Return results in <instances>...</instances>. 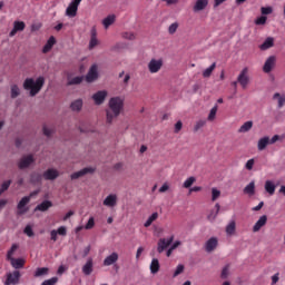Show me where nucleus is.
Listing matches in <instances>:
<instances>
[{"mask_svg": "<svg viewBox=\"0 0 285 285\" xmlns=\"http://www.w3.org/2000/svg\"><path fill=\"white\" fill-rule=\"evenodd\" d=\"M99 78L98 67L97 65H92L86 76L87 83H92L96 79Z\"/></svg>", "mask_w": 285, "mask_h": 285, "instance_id": "obj_8", "label": "nucleus"}, {"mask_svg": "<svg viewBox=\"0 0 285 285\" xmlns=\"http://www.w3.org/2000/svg\"><path fill=\"white\" fill-rule=\"evenodd\" d=\"M31 164H35V157L32 155L24 156L18 163V168L23 170L24 168H29Z\"/></svg>", "mask_w": 285, "mask_h": 285, "instance_id": "obj_9", "label": "nucleus"}, {"mask_svg": "<svg viewBox=\"0 0 285 285\" xmlns=\"http://www.w3.org/2000/svg\"><path fill=\"white\" fill-rule=\"evenodd\" d=\"M95 173V168L92 167H86L79 171H75L71 174V179H79L80 177H83L85 175Z\"/></svg>", "mask_w": 285, "mask_h": 285, "instance_id": "obj_15", "label": "nucleus"}, {"mask_svg": "<svg viewBox=\"0 0 285 285\" xmlns=\"http://www.w3.org/2000/svg\"><path fill=\"white\" fill-rule=\"evenodd\" d=\"M45 83H46V78H43V76L38 77L36 81L33 78H27L23 81V88L26 90H29L30 97H37V95L41 92V88H43Z\"/></svg>", "mask_w": 285, "mask_h": 285, "instance_id": "obj_2", "label": "nucleus"}, {"mask_svg": "<svg viewBox=\"0 0 285 285\" xmlns=\"http://www.w3.org/2000/svg\"><path fill=\"white\" fill-rule=\"evenodd\" d=\"M28 204H30V197H28V196L22 197L17 206L18 215H23L24 213H28V208H26V206H28Z\"/></svg>", "mask_w": 285, "mask_h": 285, "instance_id": "obj_11", "label": "nucleus"}, {"mask_svg": "<svg viewBox=\"0 0 285 285\" xmlns=\"http://www.w3.org/2000/svg\"><path fill=\"white\" fill-rule=\"evenodd\" d=\"M215 117H217V105L214 106L210 111H209V115H208V121H215Z\"/></svg>", "mask_w": 285, "mask_h": 285, "instance_id": "obj_45", "label": "nucleus"}, {"mask_svg": "<svg viewBox=\"0 0 285 285\" xmlns=\"http://www.w3.org/2000/svg\"><path fill=\"white\" fill-rule=\"evenodd\" d=\"M208 8V0H197L193 7L194 12H202Z\"/></svg>", "mask_w": 285, "mask_h": 285, "instance_id": "obj_17", "label": "nucleus"}, {"mask_svg": "<svg viewBox=\"0 0 285 285\" xmlns=\"http://www.w3.org/2000/svg\"><path fill=\"white\" fill-rule=\"evenodd\" d=\"M70 108L75 112H79V110H81V108H83V100H81V99L75 100L73 102H71Z\"/></svg>", "mask_w": 285, "mask_h": 285, "instance_id": "obj_31", "label": "nucleus"}, {"mask_svg": "<svg viewBox=\"0 0 285 285\" xmlns=\"http://www.w3.org/2000/svg\"><path fill=\"white\" fill-rule=\"evenodd\" d=\"M271 144V138L268 136H265L258 140L257 149L258 150H266V147Z\"/></svg>", "mask_w": 285, "mask_h": 285, "instance_id": "obj_22", "label": "nucleus"}, {"mask_svg": "<svg viewBox=\"0 0 285 285\" xmlns=\"http://www.w3.org/2000/svg\"><path fill=\"white\" fill-rule=\"evenodd\" d=\"M104 206H108L109 208L117 206V195L110 194L107 196L104 200Z\"/></svg>", "mask_w": 285, "mask_h": 285, "instance_id": "obj_18", "label": "nucleus"}, {"mask_svg": "<svg viewBox=\"0 0 285 285\" xmlns=\"http://www.w3.org/2000/svg\"><path fill=\"white\" fill-rule=\"evenodd\" d=\"M215 208H216V212L215 213H210L209 215H208V219H210L212 222L213 220H215V219H217V215H219V210H220V206H219V203H217L216 205H215Z\"/></svg>", "mask_w": 285, "mask_h": 285, "instance_id": "obj_42", "label": "nucleus"}, {"mask_svg": "<svg viewBox=\"0 0 285 285\" xmlns=\"http://www.w3.org/2000/svg\"><path fill=\"white\" fill-rule=\"evenodd\" d=\"M26 30V22L23 21H14L13 29L10 31L9 37H14L17 32H23Z\"/></svg>", "mask_w": 285, "mask_h": 285, "instance_id": "obj_12", "label": "nucleus"}, {"mask_svg": "<svg viewBox=\"0 0 285 285\" xmlns=\"http://www.w3.org/2000/svg\"><path fill=\"white\" fill-rule=\"evenodd\" d=\"M21 95V89H19L18 85H12L11 86V99H17Z\"/></svg>", "mask_w": 285, "mask_h": 285, "instance_id": "obj_37", "label": "nucleus"}, {"mask_svg": "<svg viewBox=\"0 0 285 285\" xmlns=\"http://www.w3.org/2000/svg\"><path fill=\"white\" fill-rule=\"evenodd\" d=\"M204 126H206V120L196 121L194 126V132H198L200 128H204Z\"/></svg>", "mask_w": 285, "mask_h": 285, "instance_id": "obj_49", "label": "nucleus"}, {"mask_svg": "<svg viewBox=\"0 0 285 285\" xmlns=\"http://www.w3.org/2000/svg\"><path fill=\"white\" fill-rule=\"evenodd\" d=\"M49 208H52V202L43 200L41 204L37 205L35 210H40L41 213H46Z\"/></svg>", "mask_w": 285, "mask_h": 285, "instance_id": "obj_23", "label": "nucleus"}, {"mask_svg": "<svg viewBox=\"0 0 285 285\" xmlns=\"http://www.w3.org/2000/svg\"><path fill=\"white\" fill-rule=\"evenodd\" d=\"M158 217H159L158 213H154L153 215H150L145 223V228H149V226L153 225V222H156V219H158Z\"/></svg>", "mask_w": 285, "mask_h": 285, "instance_id": "obj_36", "label": "nucleus"}, {"mask_svg": "<svg viewBox=\"0 0 285 285\" xmlns=\"http://www.w3.org/2000/svg\"><path fill=\"white\" fill-rule=\"evenodd\" d=\"M276 61L277 58L275 56H269L263 66V72H265L266 75L273 72V68H275Z\"/></svg>", "mask_w": 285, "mask_h": 285, "instance_id": "obj_7", "label": "nucleus"}, {"mask_svg": "<svg viewBox=\"0 0 285 285\" xmlns=\"http://www.w3.org/2000/svg\"><path fill=\"white\" fill-rule=\"evenodd\" d=\"M245 195L253 197L255 195V181H250L243 190Z\"/></svg>", "mask_w": 285, "mask_h": 285, "instance_id": "obj_29", "label": "nucleus"}, {"mask_svg": "<svg viewBox=\"0 0 285 285\" xmlns=\"http://www.w3.org/2000/svg\"><path fill=\"white\" fill-rule=\"evenodd\" d=\"M56 233H58V235H61L62 237H66V235L68 234V229H66V226H61L58 228V230H56Z\"/></svg>", "mask_w": 285, "mask_h": 285, "instance_id": "obj_56", "label": "nucleus"}, {"mask_svg": "<svg viewBox=\"0 0 285 285\" xmlns=\"http://www.w3.org/2000/svg\"><path fill=\"white\" fill-rule=\"evenodd\" d=\"M197 181V179L195 177H189L184 181V188H190V186H193V184Z\"/></svg>", "mask_w": 285, "mask_h": 285, "instance_id": "obj_48", "label": "nucleus"}, {"mask_svg": "<svg viewBox=\"0 0 285 285\" xmlns=\"http://www.w3.org/2000/svg\"><path fill=\"white\" fill-rule=\"evenodd\" d=\"M50 273L48 267H38L33 274V277H46Z\"/></svg>", "mask_w": 285, "mask_h": 285, "instance_id": "obj_27", "label": "nucleus"}, {"mask_svg": "<svg viewBox=\"0 0 285 285\" xmlns=\"http://www.w3.org/2000/svg\"><path fill=\"white\" fill-rule=\"evenodd\" d=\"M179 28V23L178 22H174L169 26L168 28V32L169 35H175V32H177V29Z\"/></svg>", "mask_w": 285, "mask_h": 285, "instance_id": "obj_51", "label": "nucleus"}, {"mask_svg": "<svg viewBox=\"0 0 285 285\" xmlns=\"http://www.w3.org/2000/svg\"><path fill=\"white\" fill-rule=\"evenodd\" d=\"M170 188V186H168V183H165L160 188H159V193H166V190H168Z\"/></svg>", "mask_w": 285, "mask_h": 285, "instance_id": "obj_63", "label": "nucleus"}, {"mask_svg": "<svg viewBox=\"0 0 285 285\" xmlns=\"http://www.w3.org/2000/svg\"><path fill=\"white\" fill-rule=\"evenodd\" d=\"M228 275H230V264H227L220 274L222 279H228Z\"/></svg>", "mask_w": 285, "mask_h": 285, "instance_id": "obj_41", "label": "nucleus"}, {"mask_svg": "<svg viewBox=\"0 0 285 285\" xmlns=\"http://www.w3.org/2000/svg\"><path fill=\"white\" fill-rule=\"evenodd\" d=\"M276 141H279V135H274L272 139H269V144H276Z\"/></svg>", "mask_w": 285, "mask_h": 285, "instance_id": "obj_64", "label": "nucleus"}, {"mask_svg": "<svg viewBox=\"0 0 285 285\" xmlns=\"http://www.w3.org/2000/svg\"><path fill=\"white\" fill-rule=\"evenodd\" d=\"M68 271V267L65 266V265H60L58 267V271H57V275H62L63 273H66Z\"/></svg>", "mask_w": 285, "mask_h": 285, "instance_id": "obj_59", "label": "nucleus"}, {"mask_svg": "<svg viewBox=\"0 0 285 285\" xmlns=\"http://www.w3.org/2000/svg\"><path fill=\"white\" fill-rule=\"evenodd\" d=\"M21 282V272L18 269L7 274L4 285H18Z\"/></svg>", "mask_w": 285, "mask_h": 285, "instance_id": "obj_4", "label": "nucleus"}, {"mask_svg": "<svg viewBox=\"0 0 285 285\" xmlns=\"http://www.w3.org/2000/svg\"><path fill=\"white\" fill-rule=\"evenodd\" d=\"M253 166H255V159L253 158L247 160V163L245 164L246 170H253Z\"/></svg>", "mask_w": 285, "mask_h": 285, "instance_id": "obj_55", "label": "nucleus"}, {"mask_svg": "<svg viewBox=\"0 0 285 285\" xmlns=\"http://www.w3.org/2000/svg\"><path fill=\"white\" fill-rule=\"evenodd\" d=\"M77 10H79L78 7L75 4L69 3L68 8L66 9L67 17H77Z\"/></svg>", "mask_w": 285, "mask_h": 285, "instance_id": "obj_32", "label": "nucleus"}, {"mask_svg": "<svg viewBox=\"0 0 285 285\" xmlns=\"http://www.w3.org/2000/svg\"><path fill=\"white\" fill-rule=\"evenodd\" d=\"M236 224L235 220L230 222L226 227L227 235H235Z\"/></svg>", "mask_w": 285, "mask_h": 285, "instance_id": "obj_43", "label": "nucleus"}, {"mask_svg": "<svg viewBox=\"0 0 285 285\" xmlns=\"http://www.w3.org/2000/svg\"><path fill=\"white\" fill-rule=\"evenodd\" d=\"M184 124L181 122V120H178L175 125V132H179V130H181Z\"/></svg>", "mask_w": 285, "mask_h": 285, "instance_id": "obj_61", "label": "nucleus"}, {"mask_svg": "<svg viewBox=\"0 0 285 285\" xmlns=\"http://www.w3.org/2000/svg\"><path fill=\"white\" fill-rule=\"evenodd\" d=\"M115 21H117V16L115 14H109L107 16L104 20H102V26L106 30H108L110 28V26H112V23H115Z\"/></svg>", "mask_w": 285, "mask_h": 285, "instance_id": "obj_21", "label": "nucleus"}, {"mask_svg": "<svg viewBox=\"0 0 285 285\" xmlns=\"http://www.w3.org/2000/svg\"><path fill=\"white\" fill-rule=\"evenodd\" d=\"M275 184L272 180L265 183V190L268 195H275Z\"/></svg>", "mask_w": 285, "mask_h": 285, "instance_id": "obj_34", "label": "nucleus"}, {"mask_svg": "<svg viewBox=\"0 0 285 285\" xmlns=\"http://www.w3.org/2000/svg\"><path fill=\"white\" fill-rule=\"evenodd\" d=\"M24 234L28 235V237H33L35 236V232H32V227L30 225H28L24 228Z\"/></svg>", "mask_w": 285, "mask_h": 285, "instance_id": "obj_57", "label": "nucleus"}, {"mask_svg": "<svg viewBox=\"0 0 285 285\" xmlns=\"http://www.w3.org/2000/svg\"><path fill=\"white\" fill-rule=\"evenodd\" d=\"M92 271H94V263H92V258H88L87 263L82 266V273L83 275H92Z\"/></svg>", "mask_w": 285, "mask_h": 285, "instance_id": "obj_19", "label": "nucleus"}, {"mask_svg": "<svg viewBox=\"0 0 285 285\" xmlns=\"http://www.w3.org/2000/svg\"><path fill=\"white\" fill-rule=\"evenodd\" d=\"M175 240V236H170L169 238H160L158 242V250H166L170 244Z\"/></svg>", "mask_w": 285, "mask_h": 285, "instance_id": "obj_16", "label": "nucleus"}, {"mask_svg": "<svg viewBox=\"0 0 285 285\" xmlns=\"http://www.w3.org/2000/svg\"><path fill=\"white\" fill-rule=\"evenodd\" d=\"M268 18L266 16H261L255 20L256 26H266Z\"/></svg>", "mask_w": 285, "mask_h": 285, "instance_id": "obj_46", "label": "nucleus"}, {"mask_svg": "<svg viewBox=\"0 0 285 285\" xmlns=\"http://www.w3.org/2000/svg\"><path fill=\"white\" fill-rule=\"evenodd\" d=\"M164 66V60L161 59H151L148 63V70L151 72V75H155L161 70Z\"/></svg>", "mask_w": 285, "mask_h": 285, "instance_id": "obj_6", "label": "nucleus"}, {"mask_svg": "<svg viewBox=\"0 0 285 285\" xmlns=\"http://www.w3.org/2000/svg\"><path fill=\"white\" fill-rule=\"evenodd\" d=\"M275 46V39L273 38H266V40L259 46L261 50H268L269 48H273Z\"/></svg>", "mask_w": 285, "mask_h": 285, "instance_id": "obj_25", "label": "nucleus"}, {"mask_svg": "<svg viewBox=\"0 0 285 285\" xmlns=\"http://www.w3.org/2000/svg\"><path fill=\"white\" fill-rule=\"evenodd\" d=\"M250 78H248V67H245L237 77V82L242 86L244 90L248 88Z\"/></svg>", "mask_w": 285, "mask_h": 285, "instance_id": "obj_5", "label": "nucleus"}, {"mask_svg": "<svg viewBox=\"0 0 285 285\" xmlns=\"http://www.w3.org/2000/svg\"><path fill=\"white\" fill-rule=\"evenodd\" d=\"M10 184H12V180H7L1 185V193H6V190H8V188H10Z\"/></svg>", "mask_w": 285, "mask_h": 285, "instance_id": "obj_54", "label": "nucleus"}, {"mask_svg": "<svg viewBox=\"0 0 285 285\" xmlns=\"http://www.w3.org/2000/svg\"><path fill=\"white\" fill-rule=\"evenodd\" d=\"M14 250H9L7 254V259L10 262L12 268L16 271H21L26 266V258H14Z\"/></svg>", "mask_w": 285, "mask_h": 285, "instance_id": "obj_3", "label": "nucleus"}, {"mask_svg": "<svg viewBox=\"0 0 285 285\" xmlns=\"http://www.w3.org/2000/svg\"><path fill=\"white\" fill-rule=\"evenodd\" d=\"M83 81V76H77L68 80L67 86H79Z\"/></svg>", "mask_w": 285, "mask_h": 285, "instance_id": "obj_35", "label": "nucleus"}, {"mask_svg": "<svg viewBox=\"0 0 285 285\" xmlns=\"http://www.w3.org/2000/svg\"><path fill=\"white\" fill-rule=\"evenodd\" d=\"M117 259H119V255L114 252L111 255L105 258L104 266H112V264L117 263Z\"/></svg>", "mask_w": 285, "mask_h": 285, "instance_id": "obj_20", "label": "nucleus"}, {"mask_svg": "<svg viewBox=\"0 0 285 285\" xmlns=\"http://www.w3.org/2000/svg\"><path fill=\"white\" fill-rule=\"evenodd\" d=\"M97 43H99V41L97 40V33H96L95 30H92L91 39H90V42H89L90 50H92V48H95L97 46Z\"/></svg>", "mask_w": 285, "mask_h": 285, "instance_id": "obj_39", "label": "nucleus"}, {"mask_svg": "<svg viewBox=\"0 0 285 285\" xmlns=\"http://www.w3.org/2000/svg\"><path fill=\"white\" fill-rule=\"evenodd\" d=\"M217 68V62H214L210 65V67H208L207 69H205L203 71V77L204 79H208V77H210V75H213L214 70Z\"/></svg>", "mask_w": 285, "mask_h": 285, "instance_id": "obj_33", "label": "nucleus"}, {"mask_svg": "<svg viewBox=\"0 0 285 285\" xmlns=\"http://www.w3.org/2000/svg\"><path fill=\"white\" fill-rule=\"evenodd\" d=\"M266 222H268V217L266 215L261 216L253 227V233H259L266 226Z\"/></svg>", "mask_w": 285, "mask_h": 285, "instance_id": "obj_14", "label": "nucleus"}, {"mask_svg": "<svg viewBox=\"0 0 285 285\" xmlns=\"http://www.w3.org/2000/svg\"><path fill=\"white\" fill-rule=\"evenodd\" d=\"M55 43H57V40L55 39V37H50L49 40L47 41V43L45 45L42 52H50V50H52V46H55Z\"/></svg>", "mask_w": 285, "mask_h": 285, "instance_id": "obj_30", "label": "nucleus"}, {"mask_svg": "<svg viewBox=\"0 0 285 285\" xmlns=\"http://www.w3.org/2000/svg\"><path fill=\"white\" fill-rule=\"evenodd\" d=\"M179 246H181V242L180 240H176V242L173 243V245L169 248V250H176V248H179Z\"/></svg>", "mask_w": 285, "mask_h": 285, "instance_id": "obj_60", "label": "nucleus"}, {"mask_svg": "<svg viewBox=\"0 0 285 285\" xmlns=\"http://www.w3.org/2000/svg\"><path fill=\"white\" fill-rule=\"evenodd\" d=\"M106 97H108V91L106 90H100L92 95L96 106H101L106 101Z\"/></svg>", "mask_w": 285, "mask_h": 285, "instance_id": "obj_10", "label": "nucleus"}, {"mask_svg": "<svg viewBox=\"0 0 285 285\" xmlns=\"http://www.w3.org/2000/svg\"><path fill=\"white\" fill-rule=\"evenodd\" d=\"M124 38L125 39H129V41H132V39H135V33H132V32H125L124 33Z\"/></svg>", "mask_w": 285, "mask_h": 285, "instance_id": "obj_62", "label": "nucleus"}, {"mask_svg": "<svg viewBox=\"0 0 285 285\" xmlns=\"http://www.w3.org/2000/svg\"><path fill=\"white\" fill-rule=\"evenodd\" d=\"M184 265H178L174 272L173 277H179V275H181V273H184Z\"/></svg>", "mask_w": 285, "mask_h": 285, "instance_id": "obj_53", "label": "nucleus"}, {"mask_svg": "<svg viewBox=\"0 0 285 285\" xmlns=\"http://www.w3.org/2000/svg\"><path fill=\"white\" fill-rule=\"evenodd\" d=\"M218 240L215 237L209 238L206 242V250H215L217 248Z\"/></svg>", "mask_w": 285, "mask_h": 285, "instance_id": "obj_28", "label": "nucleus"}, {"mask_svg": "<svg viewBox=\"0 0 285 285\" xmlns=\"http://www.w3.org/2000/svg\"><path fill=\"white\" fill-rule=\"evenodd\" d=\"M253 128V121H246L239 129L238 132H248Z\"/></svg>", "mask_w": 285, "mask_h": 285, "instance_id": "obj_38", "label": "nucleus"}, {"mask_svg": "<svg viewBox=\"0 0 285 285\" xmlns=\"http://www.w3.org/2000/svg\"><path fill=\"white\" fill-rule=\"evenodd\" d=\"M42 177L47 180V181H55V179H57V177H59V171L57 169H47Z\"/></svg>", "mask_w": 285, "mask_h": 285, "instance_id": "obj_13", "label": "nucleus"}, {"mask_svg": "<svg viewBox=\"0 0 285 285\" xmlns=\"http://www.w3.org/2000/svg\"><path fill=\"white\" fill-rule=\"evenodd\" d=\"M57 282H59V278L57 276H55V277L43 281L41 283V285H56Z\"/></svg>", "mask_w": 285, "mask_h": 285, "instance_id": "obj_47", "label": "nucleus"}, {"mask_svg": "<svg viewBox=\"0 0 285 285\" xmlns=\"http://www.w3.org/2000/svg\"><path fill=\"white\" fill-rule=\"evenodd\" d=\"M149 268H150L151 275H157V273H159V268H160L159 259L153 258Z\"/></svg>", "mask_w": 285, "mask_h": 285, "instance_id": "obj_26", "label": "nucleus"}, {"mask_svg": "<svg viewBox=\"0 0 285 285\" xmlns=\"http://www.w3.org/2000/svg\"><path fill=\"white\" fill-rule=\"evenodd\" d=\"M222 197V191L217 188H212V202H217Z\"/></svg>", "mask_w": 285, "mask_h": 285, "instance_id": "obj_44", "label": "nucleus"}, {"mask_svg": "<svg viewBox=\"0 0 285 285\" xmlns=\"http://www.w3.org/2000/svg\"><path fill=\"white\" fill-rule=\"evenodd\" d=\"M95 228V217H90L87 224L85 225L86 230H92Z\"/></svg>", "mask_w": 285, "mask_h": 285, "instance_id": "obj_50", "label": "nucleus"}, {"mask_svg": "<svg viewBox=\"0 0 285 285\" xmlns=\"http://www.w3.org/2000/svg\"><path fill=\"white\" fill-rule=\"evenodd\" d=\"M273 99H278V108H283L285 104V95H279L278 92L274 94Z\"/></svg>", "mask_w": 285, "mask_h": 285, "instance_id": "obj_40", "label": "nucleus"}, {"mask_svg": "<svg viewBox=\"0 0 285 285\" xmlns=\"http://www.w3.org/2000/svg\"><path fill=\"white\" fill-rule=\"evenodd\" d=\"M43 179V175H41L40 173L33 171L30 175V184H41V180Z\"/></svg>", "mask_w": 285, "mask_h": 285, "instance_id": "obj_24", "label": "nucleus"}, {"mask_svg": "<svg viewBox=\"0 0 285 285\" xmlns=\"http://www.w3.org/2000/svg\"><path fill=\"white\" fill-rule=\"evenodd\" d=\"M42 130H43V135L46 137H51L52 136V129L48 128V126H43Z\"/></svg>", "mask_w": 285, "mask_h": 285, "instance_id": "obj_58", "label": "nucleus"}, {"mask_svg": "<svg viewBox=\"0 0 285 285\" xmlns=\"http://www.w3.org/2000/svg\"><path fill=\"white\" fill-rule=\"evenodd\" d=\"M261 13L263 16L273 14V7H262L261 8Z\"/></svg>", "mask_w": 285, "mask_h": 285, "instance_id": "obj_52", "label": "nucleus"}, {"mask_svg": "<svg viewBox=\"0 0 285 285\" xmlns=\"http://www.w3.org/2000/svg\"><path fill=\"white\" fill-rule=\"evenodd\" d=\"M124 112V98L112 97L109 99L108 108L106 109V122L112 124L119 115Z\"/></svg>", "mask_w": 285, "mask_h": 285, "instance_id": "obj_1", "label": "nucleus"}]
</instances>
